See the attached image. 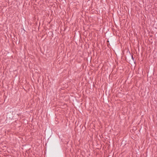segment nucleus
Returning a JSON list of instances; mask_svg holds the SVG:
<instances>
[{
    "instance_id": "f257e3e1",
    "label": "nucleus",
    "mask_w": 157,
    "mask_h": 157,
    "mask_svg": "<svg viewBox=\"0 0 157 157\" xmlns=\"http://www.w3.org/2000/svg\"><path fill=\"white\" fill-rule=\"evenodd\" d=\"M132 59L133 60H134V58H133V56H132Z\"/></svg>"
}]
</instances>
